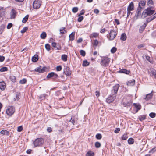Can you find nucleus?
<instances>
[{
  "instance_id": "obj_26",
  "label": "nucleus",
  "mask_w": 156,
  "mask_h": 156,
  "mask_svg": "<svg viewBox=\"0 0 156 156\" xmlns=\"http://www.w3.org/2000/svg\"><path fill=\"white\" fill-rule=\"evenodd\" d=\"M59 30L60 34H64L67 32V31L66 30V28L64 27H63L60 28Z\"/></svg>"
},
{
  "instance_id": "obj_56",
  "label": "nucleus",
  "mask_w": 156,
  "mask_h": 156,
  "mask_svg": "<svg viewBox=\"0 0 156 156\" xmlns=\"http://www.w3.org/2000/svg\"><path fill=\"white\" fill-rule=\"evenodd\" d=\"M62 69V67L61 66H59L56 67V70L57 71H60Z\"/></svg>"
},
{
  "instance_id": "obj_45",
  "label": "nucleus",
  "mask_w": 156,
  "mask_h": 156,
  "mask_svg": "<svg viewBox=\"0 0 156 156\" xmlns=\"http://www.w3.org/2000/svg\"><path fill=\"white\" fill-rule=\"evenodd\" d=\"M98 41L97 40H94L93 45L94 46H95L96 47L98 44Z\"/></svg>"
},
{
  "instance_id": "obj_61",
  "label": "nucleus",
  "mask_w": 156,
  "mask_h": 156,
  "mask_svg": "<svg viewBox=\"0 0 156 156\" xmlns=\"http://www.w3.org/2000/svg\"><path fill=\"white\" fill-rule=\"evenodd\" d=\"M23 130V127L22 126H19L18 127L17 131L18 132H21Z\"/></svg>"
},
{
  "instance_id": "obj_38",
  "label": "nucleus",
  "mask_w": 156,
  "mask_h": 156,
  "mask_svg": "<svg viewBox=\"0 0 156 156\" xmlns=\"http://www.w3.org/2000/svg\"><path fill=\"white\" fill-rule=\"evenodd\" d=\"M146 116L145 115L140 116L139 117V119L140 121H142L145 119Z\"/></svg>"
},
{
  "instance_id": "obj_4",
  "label": "nucleus",
  "mask_w": 156,
  "mask_h": 156,
  "mask_svg": "<svg viewBox=\"0 0 156 156\" xmlns=\"http://www.w3.org/2000/svg\"><path fill=\"white\" fill-rule=\"evenodd\" d=\"M42 3L41 0H35L33 3V7L34 9L40 8Z\"/></svg>"
},
{
  "instance_id": "obj_9",
  "label": "nucleus",
  "mask_w": 156,
  "mask_h": 156,
  "mask_svg": "<svg viewBox=\"0 0 156 156\" xmlns=\"http://www.w3.org/2000/svg\"><path fill=\"white\" fill-rule=\"evenodd\" d=\"M119 86L120 85L119 84H116L115 86H113L111 90L112 93L114 94H116Z\"/></svg>"
},
{
  "instance_id": "obj_42",
  "label": "nucleus",
  "mask_w": 156,
  "mask_h": 156,
  "mask_svg": "<svg viewBox=\"0 0 156 156\" xmlns=\"http://www.w3.org/2000/svg\"><path fill=\"white\" fill-rule=\"evenodd\" d=\"M95 146L96 148H99L101 146V143L99 142H97L95 144Z\"/></svg>"
},
{
  "instance_id": "obj_7",
  "label": "nucleus",
  "mask_w": 156,
  "mask_h": 156,
  "mask_svg": "<svg viewBox=\"0 0 156 156\" xmlns=\"http://www.w3.org/2000/svg\"><path fill=\"white\" fill-rule=\"evenodd\" d=\"M133 102L130 99H128L126 101L123 102L122 104L125 107L128 108L130 107Z\"/></svg>"
},
{
  "instance_id": "obj_14",
  "label": "nucleus",
  "mask_w": 156,
  "mask_h": 156,
  "mask_svg": "<svg viewBox=\"0 0 156 156\" xmlns=\"http://www.w3.org/2000/svg\"><path fill=\"white\" fill-rule=\"evenodd\" d=\"M153 91L151 92L148 94L146 95V97L144 98V99L146 101H148L152 98L153 96L152 94Z\"/></svg>"
},
{
  "instance_id": "obj_16",
  "label": "nucleus",
  "mask_w": 156,
  "mask_h": 156,
  "mask_svg": "<svg viewBox=\"0 0 156 156\" xmlns=\"http://www.w3.org/2000/svg\"><path fill=\"white\" fill-rule=\"evenodd\" d=\"M127 84L128 86H133L135 84V80L134 79L130 80L128 81Z\"/></svg>"
},
{
  "instance_id": "obj_12",
  "label": "nucleus",
  "mask_w": 156,
  "mask_h": 156,
  "mask_svg": "<svg viewBox=\"0 0 156 156\" xmlns=\"http://www.w3.org/2000/svg\"><path fill=\"white\" fill-rule=\"evenodd\" d=\"M35 71L40 73H43L45 71V67H42L41 66H40L37 68L36 69Z\"/></svg>"
},
{
  "instance_id": "obj_43",
  "label": "nucleus",
  "mask_w": 156,
  "mask_h": 156,
  "mask_svg": "<svg viewBox=\"0 0 156 156\" xmlns=\"http://www.w3.org/2000/svg\"><path fill=\"white\" fill-rule=\"evenodd\" d=\"M27 82V80L25 78H23V79L21 80L20 81V84H24L25 83Z\"/></svg>"
},
{
  "instance_id": "obj_37",
  "label": "nucleus",
  "mask_w": 156,
  "mask_h": 156,
  "mask_svg": "<svg viewBox=\"0 0 156 156\" xmlns=\"http://www.w3.org/2000/svg\"><path fill=\"white\" fill-rule=\"evenodd\" d=\"M47 96V95L45 94H41L39 98L41 99V100H43Z\"/></svg>"
},
{
  "instance_id": "obj_8",
  "label": "nucleus",
  "mask_w": 156,
  "mask_h": 156,
  "mask_svg": "<svg viewBox=\"0 0 156 156\" xmlns=\"http://www.w3.org/2000/svg\"><path fill=\"white\" fill-rule=\"evenodd\" d=\"M117 34L114 30H112L109 33V40H112L114 39L116 36Z\"/></svg>"
},
{
  "instance_id": "obj_52",
  "label": "nucleus",
  "mask_w": 156,
  "mask_h": 156,
  "mask_svg": "<svg viewBox=\"0 0 156 156\" xmlns=\"http://www.w3.org/2000/svg\"><path fill=\"white\" fill-rule=\"evenodd\" d=\"M149 115L151 118H154L156 116V114L155 113L151 112L149 114Z\"/></svg>"
},
{
  "instance_id": "obj_55",
  "label": "nucleus",
  "mask_w": 156,
  "mask_h": 156,
  "mask_svg": "<svg viewBox=\"0 0 156 156\" xmlns=\"http://www.w3.org/2000/svg\"><path fill=\"white\" fill-rule=\"evenodd\" d=\"M156 151V147L153 148L151 150L149 151V153H153L154 152H155Z\"/></svg>"
},
{
  "instance_id": "obj_47",
  "label": "nucleus",
  "mask_w": 156,
  "mask_h": 156,
  "mask_svg": "<svg viewBox=\"0 0 156 156\" xmlns=\"http://www.w3.org/2000/svg\"><path fill=\"white\" fill-rule=\"evenodd\" d=\"M78 10V8L77 7H75L73 8L72 11L73 13L76 12Z\"/></svg>"
},
{
  "instance_id": "obj_10",
  "label": "nucleus",
  "mask_w": 156,
  "mask_h": 156,
  "mask_svg": "<svg viewBox=\"0 0 156 156\" xmlns=\"http://www.w3.org/2000/svg\"><path fill=\"white\" fill-rule=\"evenodd\" d=\"M64 73L66 76H70L71 74V71L69 68L66 67L64 69Z\"/></svg>"
},
{
  "instance_id": "obj_64",
  "label": "nucleus",
  "mask_w": 156,
  "mask_h": 156,
  "mask_svg": "<svg viewBox=\"0 0 156 156\" xmlns=\"http://www.w3.org/2000/svg\"><path fill=\"white\" fill-rule=\"evenodd\" d=\"M51 45L53 48H56V46L57 45V43L55 42H53L52 43Z\"/></svg>"
},
{
  "instance_id": "obj_6",
  "label": "nucleus",
  "mask_w": 156,
  "mask_h": 156,
  "mask_svg": "<svg viewBox=\"0 0 156 156\" xmlns=\"http://www.w3.org/2000/svg\"><path fill=\"white\" fill-rule=\"evenodd\" d=\"M116 95L115 94H112L110 95L106 99V101L108 103H110L113 101L115 98Z\"/></svg>"
},
{
  "instance_id": "obj_22",
  "label": "nucleus",
  "mask_w": 156,
  "mask_h": 156,
  "mask_svg": "<svg viewBox=\"0 0 156 156\" xmlns=\"http://www.w3.org/2000/svg\"><path fill=\"white\" fill-rule=\"evenodd\" d=\"M38 59V56L37 55H34L32 58V60L33 62H36Z\"/></svg>"
},
{
  "instance_id": "obj_17",
  "label": "nucleus",
  "mask_w": 156,
  "mask_h": 156,
  "mask_svg": "<svg viewBox=\"0 0 156 156\" xmlns=\"http://www.w3.org/2000/svg\"><path fill=\"white\" fill-rule=\"evenodd\" d=\"M5 87V82L3 81L0 82V89L2 90H3Z\"/></svg>"
},
{
  "instance_id": "obj_39",
  "label": "nucleus",
  "mask_w": 156,
  "mask_h": 156,
  "mask_svg": "<svg viewBox=\"0 0 156 156\" xmlns=\"http://www.w3.org/2000/svg\"><path fill=\"white\" fill-rule=\"evenodd\" d=\"M54 72H52L49 73L47 76V78H49L51 77H53V75H54Z\"/></svg>"
},
{
  "instance_id": "obj_18",
  "label": "nucleus",
  "mask_w": 156,
  "mask_h": 156,
  "mask_svg": "<svg viewBox=\"0 0 156 156\" xmlns=\"http://www.w3.org/2000/svg\"><path fill=\"white\" fill-rule=\"evenodd\" d=\"M119 72L121 73H124L127 74H128L130 73V71L125 69H122L120 70L119 71Z\"/></svg>"
},
{
  "instance_id": "obj_5",
  "label": "nucleus",
  "mask_w": 156,
  "mask_h": 156,
  "mask_svg": "<svg viewBox=\"0 0 156 156\" xmlns=\"http://www.w3.org/2000/svg\"><path fill=\"white\" fill-rule=\"evenodd\" d=\"M15 111V108L13 106H10L6 109V113L8 115L11 116L14 114Z\"/></svg>"
},
{
  "instance_id": "obj_25",
  "label": "nucleus",
  "mask_w": 156,
  "mask_h": 156,
  "mask_svg": "<svg viewBox=\"0 0 156 156\" xmlns=\"http://www.w3.org/2000/svg\"><path fill=\"white\" fill-rule=\"evenodd\" d=\"M146 4V1L145 0H141L140 2H139V6H144Z\"/></svg>"
},
{
  "instance_id": "obj_63",
  "label": "nucleus",
  "mask_w": 156,
  "mask_h": 156,
  "mask_svg": "<svg viewBox=\"0 0 156 156\" xmlns=\"http://www.w3.org/2000/svg\"><path fill=\"white\" fill-rule=\"evenodd\" d=\"M5 57L3 56L0 55V62H2L4 60Z\"/></svg>"
},
{
  "instance_id": "obj_44",
  "label": "nucleus",
  "mask_w": 156,
  "mask_h": 156,
  "mask_svg": "<svg viewBox=\"0 0 156 156\" xmlns=\"http://www.w3.org/2000/svg\"><path fill=\"white\" fill-rule=\"evenodd\" d=\"M8 70V68L6 67H3L0 69V71L2 72H5L7 71Z\"/></svg>"
},
{
  "instance_id": "obj_32",
  "label": "nucleus",
  "mask_w": 156,
  "mask_h": 156,
  "mask_svg": "<svg viewBox=\"0 0 156 156\" xmlns=\"http://www.w3.org/2000/svg\"><path fill=\"white\" fill-rule=\"evenodd\" d=\"M5 28V26L2 24L0 26V34H1Z\"/></svg>"
},
{
  "instance_id": "obj_50",
  "label": "nucleus",
  "mask_w": 156,
  "mask_h": 156,
  "mask_svg": "<svg viewBox=\"0 0 156 156\" xmlns=\"http://www.w3.org/2000/svg\"><path fill=\"white\" fill-rule=\"evenodd\" d=\"M117 50V48L115 47H113L112 48L111 50V52L112 53H115Z\"/></svg>"
},
{
  "instance_id": "obj_36",
  "label": "nucleus",
  "mask_w": 156,
  "mask_h": 156,
  "mask_svg": "<svg viewBox=\"0 0 156 156\" xmlns=\"http://www.w3.org/2000/svg\"><path fill=\"white\" fill-rule=\"evenodd\" d=\"M10 80L13 82H15L16 81V77L15 76H11L10 77Z\"/></svg>"
},
{
  "instance_id": "obj_23",
  "label": "nucleus",
  "mask_w": 156,
  "mask_h": 156,
  "mask_svg": "<svg viewBox=\"0 0 156 156\" xmlns=\"http://www.w3.org/2000/svg\"><path fill=\"white\" fill-rule=\"evenodd\" d=\"M3 135H5L8 136L9 135V132L6 130H3L0 132Z\"/></svg>"
},
{
  "instance_id": "obj_24",
  "label": "nucleus",
  "mask_w": 156,
  "mask_h": 156,
  "mask_svg": "<svg viewBox=\"0 0 156 156\" xmlns=\"http://www.w3.org/2000/svg\"><path fill=\"white\" fill-rule=\"evenodd\" d=\"M127 37L125 33H122L120 39L122 40L125 41Z\"/></svg>"
},
{
  "instance_id": "obj_53",
  "label": "nucleus",
  "mask_w": 156,
  "mask_h": 156,
  "mask_svg": "<svg viewBox=\"0 0 156 156\" xmlns=\"http://www.w3.org/2000/svg\"><path fill=\"white\" fill-rule=\"evenodd\" d=\"M28 28L27 27H25L21 31V32L22 33H23L26 32L28 30Z\"/></svg>"
},
{
  "instance_id": "obj_20",
  "label": "nucleus",
  "mask_w": 156,
  "mask_h": 156,
  "mask_svg": "<svg viewBox=\"0 0 156 156\" xmlns=\"http://www.w3.org/2000/svg\"><path fill=\"white\" fill-rule=\"evenodd\" d=\"M133 105L137 109L136 112H137L138 110H140L141 108V105L139 104L134 103L133 104Z\"/></svg>"
},
{
  "instance_id": "obj_27",
  "label": "nucleus",
  "mask_w": 156,
  "mask_h": 156,
  "mask_svg": "<svg viewBox=\"0 0 156 156\" xmlns=\"http://www.w3.org/2000/svg\"><path fill=\"white\" fill-rule=\"evenodd\" d=\"M146 25L145 23H144L143 25L141 26L139 29V31L140 33H142L144 30Z\"/></svg>"
},
{
  "instance_id": "obj_60",
  "label": "nucleus",
  "mask_w": 156,
  "mask_h": 156,
  "mask_svg": "<svg viewBox=\"0 0 156 156\" xmlns=\"http://www.w3.org/2000/svg\"><path fill=\"white\" fill-rule=\"evenodd\" d=\"M153 20H154V19H153V18L151 16L147 19V22H149Z\"/></svg>"
},
{
  "instance_id": "obj_59",
  "label": "nucleus",
  "mask_w": 156,
  "mask_h": 156,
  "mask_svg": "<svg viewBox=\"0 0 156 156\" xmlns=\"http://www.w3.org/2000/svg\"><path fill=\"white\" fill-rule=\"evenodd\" d=\"M83 16H80L78 19V21L79 22H80L83 20Z\"/></svg>"
},
{
  "instance_id": "obj_19",
  "label": "nucleus",
  "mask_w": 156,
  "mask_h": 156,
  "mask_svg": "<svg viewBox=\"0 0 156 156\" xmlns=\"http://www.w3.org/2000/svg\"><path fill=\"white\" fill-rule=\"evenodd\" d=\"M5 10L3 7L0 8V16L2 17L4 16L5 14Z\"/></svg>"
},
{
  "instance_id": "obj_15",
  "label": "nucleus",
  "mask_w": 156,
  "mask_h": 156,
  "mask_svg": "<svg viewBox=\"0 0 156 156\" xmlns=\"http://www.w3.org/2000/svg\"><path fill=\"white\" fill-rule=\"evenodd\" d=\"M134 9V5L133 2H131L128 6L127 8V10L132 11Z\"/></svg>"
},
{
  "instance_id": "obj_58",
  "label": "nucleus",
  "mask_w": 156,
  "mask_h": 156,
  "mask_svg": "<svg viewBox=\"0 0 156 156\" xmlns=\"http://www.w3.org/2000/svg\"><path fill=\"white\" fill-rule=\"evenodd\" d=\"M120 129L119 128H115V130L114 131V132L115 133H118L120 131Z\"/></svg>"
},
{
  "instance_id": "obj_28",
  "label": "nucleus",
  "mask_w": 156,
  "mask_h": 156,
  "mask_svg": "<svg viewBox=\"0 0 156 156\" xmlns=\"http://www.w3.org/2000/svg\"><path fill=\"white\" fill-rule=\"evenodd\" d=\"M94 153L91 151H88L86 154V156H94Z\"/></svg>"
},
{
  "instance_id": "obj_30",
  "label": "nucleus",
  "mask_w": 156,
  "mask_h": 156,
  "mask_svg": "<svg viewBox=\"0 0 156 156\" xmlns=\"http://www.w3.org/2000/svg\"><path fill=\"white\" fill-rule=\"evenodd\" d=\"M47 34L46 32H42L40 35V37L42 39H44L46 37Z\"/></svg>"
},
{
  "instance_id": "obj_33",
  "label": "nucleus",
  "mask_w": 156,
  "mask_h": 156,
  "mask_svg": "<svg viewBox=\"0 0 156 156\" xmlns=\"http://www.w3.org/2000/svg\"><path fill=\"white\" fill-rule=\"evenodd\" d=\"M128 142L129 144H133L134 142V139L132 138H130L128 139Z\"/></svg>"
},
{
  "instance_id": "obj_34",
  "label": "nucleus",
  "mask_w": 156,
  "mask_h": 156,
  "mask_svg": "<svg viewBox=\"0 0 156 156\" xmlns=\"http://www.w3.org/2000/svg\"><path fill=\"white\" fill-rule=\"evenodd\" d=\"M156 71L154 69H152L151 70L150 73V75L151 76H154V74L156 73Z\"/></svg>"
},
{
  "instance_id": "obj_29",
  "label": "nucleus",
  "mask_w": 156,
  "mask_h": 156,
  "mask_svg": "<svg viewBox=\"0 0 156 156\" xmlns=\"http://www.w3.org/2000/svg\"><path fill=\"white\" fill-rule=\"evenodd\" d=\"M67 55H66L65 54L62 55L61 56V59H62V60L63 61H64L65 62L67 61Z\"/></svg>"
},
{
  "instance_id": "obj_51",
  "label": "nucleus",
  "mask_w": 156,
  "mask_h": 156,
  "mask_svg": "<svg viewBox=\"0 0 156 156\" xmlns=\"http://www.w3.org/2000/svg\"><path fill=\"white\" fill-rule=\"evenodd\" d=\"M96 138L98 139H100L102 138V136L101 134L98 133L96 135Z\"/></svg>"
},
{
  "instance_id": "obj_49",
  "label": "nucleus",
  "mask_w": 156,
  "mask_h": 156,
  "mask_svg": "<svg viewBox=\"0 0 156 156\" xmlns=\"http://www.w3.org/2000/svg\"><path fill=\"white\" fill-rule=\"evenodd\" d=\"M80 55L83 56H84L86 55L85 51L83 50H81L80 51Z\"/></svg>"
},
{
  "instance_id": "obj_62",
  "label": "nucleus",
  "mask_w": 156,
  "mask_h": 156,
  "mask_svg": "<svg viewBox=\"0 0 156 156\" xmlns=\"http://www.w3.org/2000/svg\"><path fill=\"white\" fill-rule=\"evenodd\" d=\"M151 36L153 37H156V30L154 31L152 34H151Z\"/></svg>"
},
{
  "instance_id": "obj_21",
  "label": "nucleus",
  "mask_w": 156,
  "mask_h": 156,
  "mask_svg": "<svg viewBox=\"0 0 156 156\" xmlns=\"http://www.w3.org/2000/svg\"><path fill=\"white\" fill-rule=\"evenodd\" d=\"M69 40L73 41L74 40L75 37V32H72L69 36Z\"/></svg>"
},
{
  "instance_id": "obj_1",
  "label": "nucleus",
  "mask_w": 156,
  "mask_h": 156,
  "mask_svg": "<svg viewBox=\"0 0 156 156\" xmlns=\"http://www.w3.org/2000/svg\"><path fill=\"white\" fill-rule=\"evenodd\" d=\"M151 7L148 8L143 11L142 15L144 16V18L148 16H151L154 13L155 10H151Z\"/></svg>"
},
{
  "instance_id": "obj_3",
  "label": "nucleus",
  "mask_w": 156,
  "mask_h": 156,
  "mask_svg": "<svg viewBox=\"0 0 156 156\" xmlns=\"http://www.w3.org/2000/svg\"><path fill=\"white\" fill-rule=\"evenodd\" d=\"M110 59L107 57H102L101 59V64L103 66H108Z\"/></svg>"
},
{
  "instance_id": "obj_54",
  "label": "nucleus",
  "mask_w": 156,
  "mask_h": 156,
  "mask_svg": "<svg viewBox=\"0 0 156 156\" xmlns=\"http://www.w3.org/2000/svg\"><path fill=\"white\" fill-rule=\"evenodd\" d=\"M56 49L57 50H60L61 49V46L58 43L57 44Z\"/></svg>"
},
{
  "instance_id": "obj_40",
  "label": "nucleus",
  "mask_w": 156,
  "mask_h": 156,
  "mask_svg": "<svg viewBox=\"0 0 156 156\" xmlns=\"http://www.w3.org/2000/svg\"><path fill=\"white\" fill-rule=\"evenodd\" d=\"M140 13L136 12L135 16L134 17V19L135 20H137L139 16H140Z\"/></svg>"
},
{
  "instance_id": "obj_41",
  "label": "nucleus",
  "mask_w": 156,
  "mask_h": 156,
  "mask_svg": "<svg viewBox=\"0 0 156 156\" xmlns=\"http://www.w3.org/2000/svg\"><path fill=\"white\" fill-rule=\"evenodd\" d=\"M50 46L49 44H47L45 45V48L48 51H49L50 50Z\"/></svg>"
},
{
  "instance_id": "obj_57",
  "label": "nucleus",
  "mask_w": 156,
  "mask_h": 156,
  "mask_svg": "<svg viewBox=\"0 0 156 156\" xmlns=\"http://www.w3.org/2000/svg\"><path fill=\"white\" fill-rule=\"evenodd\" d=\"M92 37H97L98 36V34L96 33H94L92 34Z\"/></svg>"
},
{
  "instance_id": "obj_35",
  "label": "nucleus",
  "mask_w": 156,
  "mask_h": 156,
  "mask_svg": "<svg viewBox=\"0 0 156 156\" xmlns=\"http://www.w3.org/2000/svg\"><path fill=\"white\" fill-rule=\"evenodd\" d=\"M29 17V16L28 15H26L23 19L22 22L25 23L28 20V18Z\"/></svg>"
},
{
  "instance_id": "obj_48",
  "label": "nucleus",
  "mask_w": 156,
  "mask_h": 156,
  "mask_svg": "<svg viewBox=\"0 0 156 156\" xmlns=\"http://www.w3.org/2000/svg\"><path fill=\"white\" fill-rule=\"evenodd\" d=\"M142 9V8L141 6H138V7L137 9L136 12L139 13L141 14Z\"/></svg>"
},
{
  "instance_id": "obj_11",
  "label": "nucleus",
  "mask_w": 156,
  "mask_h": 156,
  "mask_svg": "<svg viewBox=\"0 0 156 156\" xmlns=\"http://www.w3.org/2000/svg\"><path fill=\"white\" fill-rule=\"evenodd\" d=\"M78 119L75 118L74 116H72L70 120H69L70 122L72 123L73 125L76 124L77 122Z\"/></svg>"
},
{
  "instance_id": "obj_13",
  "label": "nucleus",
  "mask_w": 156,
  "mask_h": 156,
  "mask_svg": "<svg viewBox=\"0 0 156 156\" xmlns=\"http://www.w3.org/2000/svg\"><path fill=\"white\" fill-rule=\"evenodd\" d=\"M16 12V11L13 9H12L10 12V16L11 19H14L15 18Z\"/></svg>"
},
{
  "instance_id": "obj_46",
  "label": "nucleus",
  "mask_w": 156,
  "mask_h": 156,
  "mask_svg": "<svg viewBox=\"0 0 156 156\" xmlns=\"http://www.w3.org/2000/svg\"><path fill=\"white\" fill-rule=\"evenodd\" d=\"M128 138V136L126 134H124L122 137V139L123 140H126Z\"/></svg>"
},
{
  "instance_id": "obj_31",
  "label": "nucleus",
  "mask_w": 156,
  "mask_h": 156,
  "mask_svg": "<svg viewBox=\"0 0 156 156\" xmlns=\"http://www.w3.org/2000/svg\"><path fill=\"white\" fill-rule=\"evenodd\" d=\"M90 63L86 60H84L83 62L82 65L83 66H87L89 65Z\"/></svg>"
},
{
  "instance_id": "obj_2",
  "label": "nucleus",
  "mask_w": 156,
  "mask_h": 156,
  "mask_svg": "<svg viewBox=\"0 0 156 156\" xmlns=\"http://www.w3.org/2000/svg\"><path fill=\"white\" fill-rule=\"evenodd\" d=\"M44 142V140L42 138H37L33 142L35 147L41 146Z\"/></svg>"
}]
</instances>
